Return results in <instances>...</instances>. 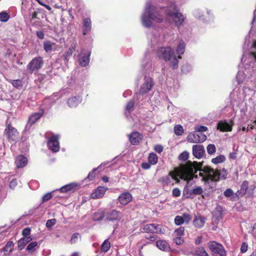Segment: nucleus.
Here are the masks:
<instances>
[{"label": "nucleus", "mask_w": 256, "mask_h": 256, "mask_svg": "<svg viewBox=\"0 0 256 256\" xmlns=\"http://www.w3.org/2000/svg\"><path fill=\"white\" fill-rule=\"evenodd\" d=\"M248 250L247 244L244 242L240 248V251L242 253H244Z\"/></svg>", "instance_id": "obj_62"}, {"label": "nucleus", "mask_w": 256, "mask_h": 256, "mask_svg": "<svg viewBox=\"0 0 256 256\" xmlns=\"http://www.w3.org/2000/svg\"><path fill=\"white\" fill-rule=\"evenodd\" d=\"M174 222L175 224L177 226H180L185 223L182 216H176L174 218Z\"/></svg>", "instance_id": "obj_44"}, {"label": "nucleus", "mask_w": 256, "mask_h": 256, "mask_svg": "<svg viewBox=\"0 0 256 256\" xmlns=\"http://www.w3.org/2000/svg\"><path fill=\"white\" fill-rule=\"evenodd\" d=\"M5 133L9 142H16L19 138L18 130L10 124H8L5 129Z\"/></svg>", "instance_id": "obj_9"}, {"label": "nucleus", "mask_w": 256, "mask_h": 256, "mask_svg": "<svg viewBox=\"0 0 256 256\" xmlns=\"http://www.w3.org/2000/svg\"><path fill=\"white\" fill-rule=\"evenodd\" d=\"M122 218V214L115 210L106 212L105 215V220L113 223H118Z\"/></svg>", "instance_id": "obj_11"}, {"label": "nucleus", "mask_w": 256, "mask_h": 256, "mask_svg": "<svg viewBox=\"0 0 256 256\" xmlns=\"http://www.w3.org/2000/svg\"><path fill=\"white\" fill-rule=\"evenodd\" d=\"M14 244L12 242H8L4 248V252H8L10 253L13 250Z\"/></svg>", "instance_id": "obj_42"}, {"label": "nucleus", "mask_w": 256, "mask_h": 256, "mask_svg": "<svg viewBox=\"0 0 256 256\" xmlns=\"http://www.w3.org/2000/svg\"><path fill=\"white\" fill-rule=\"evenodd\" d=\"M108 188L104 186H98L90 194V197L94 199L100 198H102Z\"/></svg>", "instance_id": "obj_16"}, {"label": "nucleus", "mask_w": 256, "mask_h": 256, "mask_svg": "<svg viewBox=\"0 0 256 256\" xmlns=\"http://www.w3.org/2000/svg\"><path fill=\"white\" fill-rule=\"evenodd\" d=\"M27 163V158L22 155L18 156L15 160V164L16 166V167L18 168H21L25 166Z\"/></svg>", "instance_id": "obj_22"}, {"label": "nucleus", "mask_w": 256, "mask_h": 256, "mask_svg": "<svg viewBox=\"0 0 256 256\" xmlns=\"http://www.w3.org/2000/svg\"><path fill=\"white\" fill-rule=\"evenodd\" d=\"M198 256H208V254L203 248H198L196 250Z\"/></svg>", "instance_id": "obj_40"}, {"label": "nucleus", "mask_w": 256, "mask_h": 256, "mask_svg": "<svg viewBox=\"0 0 256 256\" xmlns=\"http://www.w3.org/2000/svg\"><path fill=\"white\" fill-rule=\"evenodd\" d=\"M82 98L80 96H72L67 100V104L70 108H76L82 102Z\"/></svg>", "instance_id": "obj_21"}, {"label": "nucleus", "mask_w": 256, "mask_h": 256, "mask_svg": "<svg viewBox=\"0 0 256 256\" xmlns=\"http://www.w3.org/2000/svg\"><path fill=\"white\" fill-rule=\"evenodd\" d=\"M97 168H94L92 172H89L87 178L89 179L90 180H92L96 176V173L95 171H96Z\"/></svg>", "instance_id": "obj_57"}, {"label": "nucleus", "mask_w": 256, "mask_h": 256, "mask_svg": "<svg viewBox=\"0 0 256 256\" xmlns=\"http://www.w3.org/2000/svg\"><path fill=\"white\" fill-rule=\"evenodd\" d=\"M148 160L152 165L156 164L158 162V157L154 153H150L148 157Z\"/></svg>", "instance_id": "obj_33"}, {"label": "nucleus", "mask_w": 256, "mask_h": 256, "mask_svg": "<svg viewBox=\"0 0 256 256\" xmlns=\"http://www.w3.org/2000/svg\"><path fill=\"white\" fill-rule=\"evenodd\" d=\"M185 47L186 44L182 40H179L178 45L176 50V53L178 55V57H176L178 60L182 58L181 55L184 52Z\"/></svg>", "instance_id": "obj_23"}, {"label": "nucleus", "mask_w": 256, "mask_h": 256, "mask_svg": "<svg viewBox=\"0 0 256 256\" xmlns=\"http://www.w3.org/2000/svg\"><path fill=\"white\" fill-rule=\"evenodd\" d=\"M134 106V102L132 100H130L126 106V112H130L133 110Z\"/></svg>", "instance_id": "obj_50"}, {"label": "nucleus", "mask_w": 256, "mask_h": 256, "mask_svg": "<svg viewBox=\"0 0 256 256\" xmlns=\"http://www.w3.org/2000/svg\"><path fill=\"white\" fill-rule=\"evenodd\" d=\"M206 222V218L201 216H196L193 221L194 225L196 228H202Z\"/></svg>", "instance_id": "obj_26"}, {"label": "nucleus", "mask_w": 256, "mask_h": 256, "mask_svg": "<svg viewBox=\"0 0 256 256\" xmlns=\"http://www.w3.org/2000/svg\"><path fill=\"white\" fill-rule=\"evenodd\" d=\"M194 130L197 132H206L208 130L207 127L202 126H198L195 127Z\"/></svg>", "instance_id": "obj_49"}, {"label": "nucleus", "mask_w": 256, "mask_h": 256, "mask_svg": "<svg viewBox=\"0 0 256 256\" xmlns=\"http://www.w3.org/2000/svg\"><path fill=\"white\" fill-rule=\"evenodd\" d=\"M143 230L146 232L162 234H164L165 232V230L162 225L155 224H146L144 226Z\"/></svg>", "instance_id": "obj_10"}, {"label": "nucleus", "mask_w": 256, "mask_h": 256, "mask_svg": "<svg viewBox=\"0 0 256 256\" xmlns=\"http://www.w3.org/2000/svg\"><path fill=\"white\" fill-rule=\"evenodd\" d=\"M157 56L165 61L170 62L174 69L178 68V60L170 46L160 48L158 50Z\"/></svg>", "instance_id": "obj_3"}, {"label": "nucleus", "mask_w": 256, "mask_h": 256, "mask_svg": "<svg viewBox=\"0 0 256 256\" xmlns=\"http://www.w3.org/2000/svg\"><path fill=\"white\" fill-rule=\"evenodd\" d=\"M166 14L167 20L169 21L172 20L177 26L181 25L185 19L184 16L176 10L175 6L168 7L166 10Z\"/></svg>", "instance_id": "obj_4"}, {"label": "nucleus", "mask_w": 256, "mask_h": 256, "mask_svg": "<svg viewBox=\"0 0 256 256\" xmlns=\"http://www.w3.org/2000/svg\"><path fill=\"white\" fill-rule=\"evenodd\" d=\"M183 195L187 198H192L196 196L195 194H194L193 188L188 190L186 188L184 189Z\"/></svg>", "instance_id": "obj_30"}, {"label": "nucleus", "mask_w": 256, "mask_h": 256, "mask_svg": "<svg viewBox=\"0 0 256 256\" xmlns=\"http://www.w3.org/2000/svg\"><path fill=\"white\" fill-rule=\"evenodd\" d=\"M142 138V134L138 132H134L129 136V140L132 144H138Z\"/></svg>", "instance_id": "obj_25"}, {"label": "nucleus", "mask_w": 256, "mask_h": 256, "mask_svg": "<svg viewBox=\"0 0 256 256\" xmlns=\"http://www.w3.org/2000/svg\"><path fill=\"white\" fill-rule=\"evenodd\" d=\"M192 154L196 158H202L205 154L204 146L201 144L194 145L192 146Z\"/></svg>", "instance_id": "obj_18"}, {"label": "nucleus", "mask_w": 256, "mask_h": 256, "mask_svg": "<svg viewBox=\"0 0 256 256\" xmlns=\"http://www.w3.org/2000/svg\"><path fill=\"white\" fill-rule=\"evenodd\" d=\"M44 64V60L42 57L38 56L34 58L28 63L26 66L28 72L32 74L35 70H38L42 68Z\"/></svg>", "instance_id": "obj_6"}, {"label": "nucleus", "mask_w": 256, "mask_h": 256, "mask_svg": "<svg viewBox=\"0 0 256 256\" xmlns=\"http://www.w3.org/2000/svg\"><path fill=\"white\" fill-rule=\"evenodd\" d=\"M110 247V244L108 240H105L101 246V250L104 252H107Z\"/></svg>", "instance_id": "obj_38"}, {"label": "nucleus", "mask_w": 256, "mask_h": 256, "mask_svg": "<svg viewBox=\"0 0 256 256\" xmlns=\"http://www.w3.org/2000/svg\"><path fill=\"white\" fill-rule=\"evenodd\" d=\"M9 14L6 12H0V21L2 22H6L10 18Z\"/></svg>", "instance_id": "obj_39"}, {"label": "nucleus", "mask_w": 256, "mask_h": 256, "mask_svg": "<svg viewBox=\"0 0 256 256\" xmlns=\"http://www.w3.org/2000/svg\"><path fill=\"white\" fill-rule=\"evenodd\" d=\"M154 150L160 154L163 150V148L161 145L157 144L154 146Z\"/></svg>", "instance_id": "obj_61"}, {"label": "nucleus", "mask_w": 256, "mask_h": 256, "mask_svg": "<svg viewBox=\"0 0 256 256\" xmlns=\"http://www.w3.org/2000/svg\"><path fill=\"white\" fill-rule=\"evenodd\" d=\"M52 196V195L51 192H48L45 194L42 198V202H44L48 200L51 198Z\"/></svg>", "instance_id": "obj_59"}, {"label": "nucleus", "mask_w": 256, "mask_h": 256, "mask_svg": "<svg viewBox=\"0 0 256 256\" xmlns=\"http://www.w3.org/2000/svg\"><path fill=\"white\" fill-rule=\"evenodd\" d=\"M174 132L176 135L181 136L184 133V128L182 126L176 125L174 128Z\"/></svg>", "instance_id": "obj_41"}, {"label": "nucleus", "mask_w": 256, "mask_h": 256, "mask_svg": "<svg viewBox=\"0 0 256 256\" xmlns=\"http://www.w3.org/2000/svg\"><path fill=\"white\" fill-rule=\"evenodd\" d=\"M92 22L90 18H85L84 19V29L83 34L86 35L91 30Z\"/></svg>", "instance_id": "obj_28"}, {"label": "nucleus", "mask_w": 256, "mask_h": 256, "mask_svg": "<svg viewBox=\"0 0 256 256\" xmlns=\"http://www.w3.org/2000/svg\"><path fill=\"white\" fill-rule=\"evenodd\" d=\"M198 171L199 176L202 178V181L208 184L210 182H218L220 179L226 180L228 175V172L224 168L215 170L208 166H204L198 169L195 165L191 164L182 170L180 178L185 180L197 178L198 174H196Z\"/></svg>", "instance_id": "obj_1"}, {"label": "nucleus", "mask_w": 256, "mask_h": 256, "mask_svg": "<svg viewBox=\"0 0 256 256\" xmlns=\"http://www.w3.org/2000/svg\"><path fill=\"white\" fill-rule=\"evenodd\" d=\"M248 182L246 181V180H245L244 181L242 186H241V189L240 190L243 192H246V190H248Z\"/></svg>", "instance_id": "obj_55"}, {"label": "nucleus", "mask_w": 256, "mask_h": 256, "mask_svg": "<svg viewBox=\"0 0 256 256\" xmlns=\"http://www.w3.org/2000/svg\"><path fill=\"white\" fill-rule=\"evenodd\" d=\"M182 218L186 224H188L190 220H192V216L186 213L183 214L182 216Z\"/></svg>", "instance_id": "obj_51"}, {"label": "nucleus", "mask_w": 256, "mask_h": 256, "mask_svg": "<svg viewBox=\"0 0 256 256\" xmlns=\"http://www.w3.org/2000/svg\"><path fill=\"white\" fill-rule=\"evenodd\" d=\"M90 52L88 51H87L86 52H82V53L79 54L78 61L82 66L84 67L88 65L90 62Z\"/></svg>", "instance_id": "obj_17"}, {"label": "nucleus", "mask_w": 256, "mask_h": 256, "mask_svg": "<svg viewBox=\"0 0 256 256\" xmlns=\"http://www.w3.org/2000/svg\"><path fill=\"white\" fill-rule=\"evenodd\" d=\"M106 214L102 211H98L94 213V220L95 221H99L105 218Z\"/></svg>", "instance_id": "obj_35"}, {"label": "nucleus", "mask_w": 256, "mask_h": 256, "mask_svg": "<svg viewBox=\"0 0 256 256\" xmlns=\"http://www.w3.org/2000/svg\"><path fill=\"white\" fill-rule=\"evenodd\" d=\"M17 184V180H12L10 182V187L12 188H14Z\"/></svg>", "instance_id": "obj_64"}, {"label": "nucleus", "mask_w": 256, "mask_h": 256, "mask_svg": "<svg viewBox=\"0 0 256 256\" xmlns=\"http://www.w3.org/2000/svg\"><path fill=\"white\" fill-rule=\"evenodd\" d=\"M132 196L128 192H124L118 196V200L121 204L125 206L128 204L132 200Z\"/></svg>", "instance_id": "obj_20"}, {"label": "nucleus", "mask_w": 256, "mask_h": 256, "mask_svg": "<svg viewBox=\"0 0 256 256\" xmlns=\"http://www.w3.org/2000/svg\"><path fill=\"white\" fill-rule=\"evenodd\" d=\"M56 223V220L54 218L48 220L46 222V226L48 228H51Z\"/></svg>", "instance_id": "obj_54"}, {"label": "nucleus", "mask_w": 256, "mask_h": 256, "mask_svg": "<svg viewBox=\"0 0 256 256\" xmlns=\"http://www.w3.org/2000/svg\"><path fill=\"white\" fill-rule=\"evenodd\" d=\"M80 238V235L78 233L74 234L71 238L70 242L71 244H74L78 242Z\"/></svg>", "instance_id": "obj_45"}, {"label": "nucleus", "mask_w": 256, "mask_h": 256, "mask_svg": "<svg viewBox=\"0 0 256 256\" xmlns=\"http://www.w3.org/2000/svg\"><path fill=\"white\" fill-rule=\"evenodd\" d=\"M233 194L234 192L231 188H228L224 192V195L226 198L230 196Z\"/></svg>", "instance_id": "obj_56"}, {"label": "nucleus", "mask_w": 256, "mask_h": 256, "mask_svg": "<svg viewBox=\"0 0 256 256\" xmlns=\"http://www.w3.org/2000/svg\"><path fill=\"white\" fill-rule=\"evenodd\" d=\"M184 234V227H180L174 230L173 236L176 237H181Z\"/></svg>", "instance_id": "obj_36"}, {"label": "nucleus", "mask_w": 256, "mask_h": 256, "mask_svg": "<svg viewBox=\"0 0 256 256\" xmlns=\"http://www.w3.org/2000/svg\"><path fill=\"white\" fill-rule=\"evenodd\" d=\"M76 44L74 43L71 44L67 52L68 56H70L72 54V53L76 50Z\"/></svg>", "instance_id": "obj_48"}, {"label": "nucleus", "mask_w": 256, "mask_h": 256, "mask_svg": "<svg viewBox=\"0 0 256 256\" xmlns=\"http://www.w3.org/2000/svg\"><path fill=\"white\" fill-rule=\"evenodd\" d=\"M208 153L210 154H212L216 152V148L214 144H210L206 148Z\"/></svg>", "instance_id": "obj_43"}, {"label": "nucleus", "mask_w": 256, "mask_h": 256, "mask_svg": "<svg viewBox=\"0 0 256 256\" xmlns=\"http://www.w3.org/2000/svg\"><path fill=\"white\" fill-rule=\"evenodd\" d=\"M59 138L60 136L58 135L54 134L48 140V148L54 152H58L60 150Z\"/></svg>", "instance_id": "obj_12"}, {"label": "nucleus", "mask_w": 256, "mask_h": 256, "mask_svg": "<svg viewBox=\"0 0 256 256\" xmlns=\"http://www.w3.org/2000/svg\"><path fill=\"white\" fill-rule=\"evenodd\" d=\"M233 122L232 120L228 122L226 120H220L217 124V129L221 132H231L232 130Z\"/></svg>", "instance_id": "obj_15"}, {"label": "nucleus", "mask_w": 256, "mask_h": 256, "mask_svg": "<svg viewBox=\"0 0 256 256\" xmlns=\"http://www.w3.org/2000/svg\"><path fill=\"white\" fill-rule=\"evenodd\" d=\"M150 165H152L150 163L148 162H143L142 164V168L144 170L149 169L150 168Z\"/></svg>", "instance_id": "obj_63"}, {"label": "nucleus", "mask_w": 256, "mask_h": 256, "mask_svg": "<svg viewBox=\"0 0 256 256\" xmlns=\"http://www.w3.org/2000/svg\"><path fill=\"white\" fill-rule=\"evenodd\" d=\"M226 160V158L223 155H220L216 158L212 159V162L214 164H218L224 162Z\"/></svg>", "instance_id": "obj_37"}, {"label": "nucleus", "mask_w": 256, "mask_h": 256, "mask_svg": "<svg viewBox=\"0 0 256 256\" xmlns=\"http://www.w3.org/2000/svg\"><path fill=\"white\" fill-rule=\"evenodd\" d=\"M178 176V174H176L175 172H170L168 176L162 178L160 181L164 186L174 185V180L176 182H179Z\"/></svg>", "instance_id": "obj_13"}, {"label": "nucleus", "mask_w": 256, "mask_h": 256, "mask_svg": "<svg viewBox=\"0 0 256 256\" xmlns=\"http://www.w3.org/2000/svg\"><path fill=\"white\" fill-rule=\"evenodd\" d=\"M38 245V242H30L26 248V250L28 252H32L34 250V248Z\"/></svg>", "instance_id": "obj_47"}, {"label": "nucleus", "mask_w": 256, "mask_h": 256, "mask_svg": "<svg viewBox=\"0 0 256 256\" xmlns=\"http://www.w3.org/2000/svg\"><path fill=\"white\" fill-rule=\"evenodd\" d=\"M55 46V44L50 41H46L44 42V49L46 52H52V48Z\"/></svg>", "instance_id": "obj_29"}, {"label": "nucleus", "mask_w": 256, "mask_h": 256, "mask_svg": "<svg viewBox=\"0 0 256 256\" xmlns=\"http://www.w3.org/2000/svg\"><path fill=\"white\" fill-rule=\"evenodd\" d=\"M189 154L188 152L184 151L182 152L178 156L180 160H186L188 158Z\"/></svg>", "instance_id": "obj_53"}, {"label": "nucleus", "mask_w": 256, "mask_h": 256, "mask_svg": "<svg viewBox=\"0 0 256 256\" xmlns=\"http://www.w3.org/2000/svg\"><path fill=\"white\" fill-rule=\"evenodd\" d=\"M172 195L173 196H175V197H178L180 196V190L178 188H174L173 190H172Z\"/></svg>", "instance_id": "obj_60"}, {"label": "nucleus", "mask_w": 256, "mask_h": 256, "mask_svg": "<svg viewBox=\"0 0 256 256\" xmlns=\"http://www.w3.org/2000/svg\"><path fill=\"white\" fill-rule=\"evenodd\" d=\"M246 74L242 71H238L236 75V80L238 84L244 82L246 78Z\"/></svg>", "instance_id": "obj_34"}, {"label": "nucleus", "mask_w": 256, "mask_h": 256, "mask_svg": "<svg viewBox=\"0 0 256 256\" xmlns=\"http://www.w3.org/2000/svg\"><path fill=\"white\" fill-rule=\"evenodd\" d=\"M208 246L213 256H226V250L220 243L210 241L208 242Z\"/></svg>", "instance_id": "obj_5"}, {"label": "nucleus", "mask_w": 256, "mask_h": 256, "mask_svg": "<svg viewBox=\"0 0 256 256\" xmlns=\"http://www.w3.org/2000/svg\"><path fill=\"white\" fill-rule=\"evenodd\" d=\"M8 82L11 83L14 87L18 89L22 88L23 86L22 80L19 79L14 80H8Z\"/></svg>", "instance_id": "obj_32"}, {"label": "nucleus", "mask_w": 256, "mask_h": 256, "mask_svg": "<svg viewBox=\"0 0 256 256\" xmlns=\"http://www.w3.org/2000/svg\"><path fill=\"white\" fill-rule=\"evenodd\" d=\"M206 138V136L204 134L194 131L188 134L186 140L191 143H200L204 142Z\"/></svg>", "instance_id": "obj_8"}, {"label": "nucleus", "mask_w": 256, "mask_h": 256, "mask_svg": "<svg viewBox=\"0 0 256 256\" xmlns=\"http://www.w3.org/2000/svg\"><path fill=\"white\" fill-rule=\"evenodd\" d=\"M154 86V82L151 78H146L144 82L142 85L140 90V94H144L148 93Z\"/></svg>", "instance_id": "obj_14"}, {"label": "nucleus", "mask_w": 256, "mask_h": 256, "mask_svg": "<svg viewBox=\"0 0 256 256\" xmlns=\"http://www.w3.org/2000/svg\"><path fill=\"white\" fill-rule=\"evenodd\" d=\"M174 242L177 245H181L184 242V240L181 237L174 236Z\"/></svg>", "instance_id": "obj_52"}, {"label": "nucleus", "mask_w": 256, "mask_h": 256, "mask_svg": "<svg viewBox=\"0 0 256 256\" xmlns=\"http://www.w3.org/2000/svg\"><path fill=\"white\" fill-rule=\"evenodd\" d=\"M252 50L248 53V57L246 60H244V62L248 67H246V70L248 67H254V62H256V40L254 41L252 43ZM248 73V72H246Z\"/></svg>", "instance_id": "obj_7"}, {"label": "nucleus", "mask_w": 256, "mask_h": 256, "mask_svg": "<svg viewBox=\"0 0 256 256\" xmlns=\"http://www.w3.org/2000/svg\"><path fill=\"white\" fill-rule=\"evenodd\" d=\"M30 236H25L21 238L18 242V248L20 250H22L24 248L26 245L32 240Z\"/></svg>", "instance_id": "obj_27"}, {"label": "nucleus", "mask_w": 256, "mask_h": 256, "mask_svg": "<svg viewBox=\"0 0 256 256\" xmlns=\"http://www.w3.org/2000/svg\"><path fill=\"white\" fill-rule=\"evenodd\" d=\"M163 19V16L156 10V8L150 2H147L141 16L142 26L148 28L152 26V21L160 23L162 22Z\"/></svg>", "instance_id": "obj_2"}, {"label": "nucleus", "mask_w": 256, "mask_h": 256, "mask_svg": "<svg viewBox=\"0 0 256 256\" xmlns=\"http://www.w3.org/2000/svg\"><path fill=\"white\" fill-rule=\"evenodd\" d=\"M42 115V112H38L32 114L29 118L28 124L26 125L25 129L28 130L31 126L36 122Z\"/></svg>", "instance_id": "obj_19"}, {"label": "nucleus", "mask_w": 256, "mask_h": 256, "mask_svg": "<svg viewBox=\"0 0 256 256\" xmlns=\"http://www.w3.org/2000/svg\"><path fill=\"white\" fill-rule=\"evenodd\" d=\"M157 248L163 251H168L170 250L169 244L164 240H158L156 242Z\"/></svg>", "instance_id": "obj_24"}, {"label": "nucleus", "mask_w": 256, "mask_h": 256, "mask_svg": "<svg viewBox=\"0 0 256 256\" xmlns=\"http://www.w3.org/2000/svg\"><path fill=\"white\" fill-rule=\"evenodd\" d=\"M76 186L77 184L76 183L70 184L62 187L60 189V190L62 192H66L68 191L72 190Z\"/></svg>", "instance_id": "obj_31"}, {"label": "nucleus", "mask_w": 256, "mask_h": 256, "mask_svg": "<svg viewBox=\"0 0 256 256\" xmlns=\"http://www.w3.org/2000/svg\"><path fill=\"white\" fill-rule=\"evenodd\" d=\"M30 229L29 228H26L22 230V235L24 237L30 236Z\"/></svg>", "instance_id": "obj_58"}, {"label": "nucleus", "mask_w": 256, "mask_h": 256, "mask_svg": "<svg viewBox=\"0 0 256 256\" xmlns=\"http://www.w3.org/2000/svg\"><path fill=\"white\" fill-rule=\"evenodd\" d=\"M195 196L202 194L204 192L202 188L200 186H197L193 188Z\"/></svg>", "instance_id": "obj_46"}]
</instances>
